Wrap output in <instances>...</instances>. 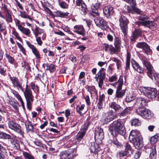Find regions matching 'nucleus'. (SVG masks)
<instances>
[{
	"label": "nucleus",
	"mask_w": 159,
	"mask_h": 159,
	"mask_svg": "<svg viewBox=\"0 0 159 159\" xmlns=\"http://www.w3.org/2000/svg\"><path fill=\"white\" fill-rule=\"evenodd\" d=\"M109 130L113 135L120 134L124 135L125 129L123 123L120 119L113 122L109 128Z\"/></svg>",
	"instance_id": "obj_1"
},
{
	"label": "nucleus",
	"mask_w": 159,
	"mask_h": 159,
	"mask_svg": "<svg viewBox=\"0 0 159 159\" xmlns=\"http://www.w3.org/2000/svg\"><path fill=\"white\" fill-rule=\"evenodd\" d=\"M140 90L141 93L149 98H154L157 95V90L155 88L144 87L140 89Z\"/></svg>",
	"instance_id": "obj_2"
},
{
	"label": "nucleus",
	"mask_w": 159,
	"mask_h": 159,
	"mask_svg": "<svg viewBox=\"0 0 159 159\" xmlns=\"http://www.w3.org/2000/svg\"><path fill=\"white\" fill-rule=\"evenodd\" d=\"M143 65L148 70L147 74L148 76L152 80L153 79V76L154 79L157 82V78L159 77V75L155 73V71L150 62L148 61L144 60L143 62Z\"/></svg>",
	"instance_id": "obj_3"
},
{
	"label": "nucleus",
	"mask_w": 159,
	"mask_h": 159,
	"mask_svg": "<svg viewBox=\"0 0 159 159\" xmlns=\"http://www.w3.org/2000/svg\"><path fill=\"white\" fill-rule=\"evenodd\" d=\"M24 95L26 101L27 108L30 110L31 108L32 102L34 100L33 96L31 90L28 88V86L26 85V88L24 92Z\"/></svg>",
	"instance_id": "obj_4"
},
{
	"label": "nucleus",
	"mask_w": 159,
	"mask_h": 159,
	"mask_svg": "<svg viewBox=\"0 0 159 159\" xmlns=\"http://www.w3.org/2000/svg\"><path fill=\"white\" fill-rule=\"evenodd\" d=\"M136 112L144 119H150L153 116L150 111L145 107L139 108L136 109Z\"/></svg>",
	"instance_id": "obj_5"
},
{
	"label": "nucleus",
	"mask_w": 159,
	"mask_h": 159,
	"mask_svg": "<svg viewBox=\"0 0 159 159\" xmlns=\"http://www.w3.org/2000/svg\"><path fill=\"white\" fill-rule=\"evenodd\" d=\"M105 69L102 68L96 75L95 78L98 83V86L102 88L103 84V80L104 79L106 75L104 71Z\"/></svg>",
	"instance_id": "obj_6"
},
{
	"label": "nucleus",
	"mask_w": 159,
	"mask_h": 159,
	"mask_svg": "<svg viewBox=\"0 0 159 159\" xmlns=\"http://www.w3.org/2000/svg\"><path fill=\"white\" fill-rule=\"evenodd\" d=\"M119 25L124 35L126 34L128 30L127 24L129 23L128 20L125 16H121L119 19Z\"/></svg>",
	"instance_id": "obj_7"
},
{
	"label": "nucleus",
	"mask_w": 159,
	"mask_h": 159,
	"mask_svg": "<svg viewBox=\"0 0 159 159\" xmlns=\"http://www.w3.org/2000/svg\"><path fill=\"white\" fill-rule=\"evenodd\" d=\"M104 138L103 129L99 127H96L95 130V139L98 143H101Z\"/></svg>",
	"instance_id": "obj_8"
},
{
	"label": "nucleus",
	"mask_w": 159,
	"mask_h": 159,
	"mask_svg": "<svg viewBox=\"0 0 159 159\" xmlns=\"http://www.w3.org/2000/svg\"><path fill=\"white\" fill-rule=\"evenodd\" d=\"M76 153L75 149H69L67 151L61 152L59 155L60 159H70L69 156H74Z\"/></svg>",
	"instance_id": "obj_9"
},
{
	"label": "nucleus",
	"mask_w": 159,
	"mask_h": 159,
	"mask_svg": "<svg viewBox=\"0 0 159 159\" xmlns=\"http://www.w3.org/2000/svg\"><path fill=\"white\" fill-rule=\"evenodd\" d=\"M8 125L9 128L14 130L18 134H22L24 133L21 129L20 126L12 120H9L8 122Z\"/></svg>",
	"instance_id": "obj_10"
},
{
	"label": "nucleus",
	"mask_w": 159,
	"mask_h": 159,
	"mask_svg": "<svg viewBox=\"0 0 159 159\" xmlns=\"http://www.w3.org/2000/svg\"><path fill=\"white\" fill-rule=\"evenodd\" d=\"M94 21L96 25L103 30H106L108 28L107 21L101 17H96Z\"/></svg>",
	"instance_id": "obj_11"
},
{
	"label": "nucleus",
	"mask_w": 159,
	"mask_h": 159,
	"mask_svg": "<svg viewBox=\"0 0 159 159\" xmlns=\"http://www.w3.org/2000/svg\"><path fill=\"white\" fill-rule=\"evenodd\" d=\"M129 139L130 141L134 140H138L142 139L140 132L138 130H132L130 133L129 136Z\"/></svg>",
	"instance_id": "obj_12"
},
{
	"label": "nucleus",
	"mask_w": 159,
	"mask_h": 159,
	"mask_svg": "<svg viewBox=\"0 0 159 159\" xmlns=\"http://www.w3.org/2000/svg\"><path fill=\"white\" fill-rule=\"evenodd\" d=\"M114 11L113 8L111 5L105 6L103 9V13L107 18H109L111 15H112Z\"/></svg>",
	"instance_id": "obj_13"
},
{
	"label": "nucleus",
	"mask_w": 159,
	"mask_h": 159,
	"mask_svg": "<svg viewBox=\"0 0 159 159\" xmlns=\"http://www.w3.org/2000/svg\"><path fill=\"white\" fill-rule=\"evenodd\" d=\"M86 128L82 129L78 133L75 139L76 144L79 143L83 139L86 133Z\"/></svg>",
	"instance_id": "obj_14"
},
{
	"label": "nucleus",
	"mask_w": 159,
	"mask_h": 159,
	"mask_svg": "<svg viewBox=\"0 0 159 159\" xmlns=\"http://www.w3.org/2000/svg\"><path fill=\"white\" fill-rule=\"evenodd\" d=\"M10 80L11 81L14 87H17L18 88H19L22 91H24L22 84L20 83L19 80L17 78L10 76Z\"/></svg>",
	"instance_id": "obj_15"
},
{
	"label": "nucleus",
	"mask_w": 159,
	"mask_h": 159,
	"mask_svg": "<svg viewBox=\"0 0 159 159\" xmlns=\"http://www.w3.org/2000/svg\"><path fill=\"white\" fill-rule=\"evenodd\" d=\"M136 101L135 104L139 108L144 107L147 105L146 101L143 98L138 97L136 98Z\"/></svg>",
	"instance_id": "obj_16"
},
{
	"label": "nucleus",
	"mask_w": 159,
	"mask_h": 159,
	"mask_svg": "<svg viewBox=\"0 0 159 159\" xmlns=\"http://www.w3.org/2000/svg\"><path fill=\"white\" fill-rule=\"evenodd\" d=\"M76 4L79 6V8L82 11V14H85L86 13V5L83 2L82 0H77Z\"/></svg>",
	"instance_id": "obj_17"
},
{
	"label": "nucleus",
	"mask_w": 159,
	"mask_h": 159,
	"mask_svg": "<svg viewBox=\"0 0 159 159\" xmlns=\"http://www.w3.org/2000/svg\"><path fill=\"white\" fill-rule=\"evenodd\" d=\"M137 47L141 48L144 50L146 53L150 51V49L149 46L145 42L139 43L136 44Z\"/></svg>",
	"instance_id": "obj_18"
},
{
	"label": "nucleus",
	"mask_w": 159,
	"mask_h": 159,
	"mask_svg": "<svg viewBox=\"0 0 159 159\" xmlns=\"http://www.w3.org/2000/svg\"><path fill=\"white\" fill-rule=\"evenodd\" d=\"M102 0H97V2L91 6L93 13H94L96 15H98V9L99 8L100 4L102 3Z\"/></svg>",
	"instance_id": "obj_19"
},
{
	"label": "nucleus",
	"mask_w": 159,
	"mask_h": 159,
	"mask_svg": "<svg viewBox=\"0 0 159 159\" xmlns=\"http://www.w3.org/2000/svg\"><path fill=\"white\" fill-rule=\"evenodd\" d=\"M126 92L125 89H116L115 97V99H116V100L118 102L119 100H120V99L122 98V97L125 95Z\"/></svg>",
	"instance_id": "obj_20"
},
{
	"label": "nucleus",
	"mask_w": 159,
	"mask_h": 159,
	"mask_svg": "<svg viewBox=\"0 0 159 159\" xmlns=\"http://www.w3.org/2000/svg\"><path fill=\"white\" fill-rule=\"evenodd\" d=\"M130 5H131V7L127 6L126 7V9L129 12L131 13L136 12L138 14H141V11L139 9L135 7L136 5H134L133 4Z\"/></svg>",
	"instance_id": "obj_21"
},
{
	"label": "nucleus",
	"mask_w": 159,
	"mask_h": 159,
	"mask_svg": "<svg viewBox=\"0 0 159 159\" xmlns=\"http://www.w3.org/2000/svg\"><path fill=\"white\" fill-rule=\"evenodd\" d=\"M131 64L133 68L139 73H143V69L141 67L139 64L133 60L131 61Z\"/></svg>",
	"instance_id": "obj_22"
},
{
	"label": "nucleus",
	"mask_w": 159,
	"mask_h": 159,
	"mask_svg": "<svg viewBox=\"0 0 159 159\" xmlns=\"http://www.w3.org/2000/svg\"><path fill=\"white\" fill-rule=\"evenodd\" d=\"M141 34V31L139 29H135L132 32V35L130 39L131 40L134 41L138 38Z\"/></svg>",
	"instance_id": "obj_23"
},
{
	"label": "nucleus",
	"mask_w": 159,
	"mask_h": 159,
	"mask_svg": "<svg viewBox=\"0 0 159 159\" xmlns=\"http://www.w3.org/2000/svg\"><path fill=\"white\" fill-rule=\"evenodd\" d=\"M73 31L74 32L83 36L85 34L84 29L82 26L76 25L74 26Z\"/></svg>",
	"instance_id": "obj_24"
},
{
	"label": "nucleus",
	"mask_w": 159,
	"mask_h": 159,
	"mask_svg": "<svg viewBox=\"0 0 159 159\" xmlns=\"http://www.w3.org/2000/svg\"><path fill=\"white\" fill-rule=\"evenodd\" d=\"M109 107L112 109H113L116 112H118L122 110V108L120 105L115 102H112L109 105Z\"/></svg>",
	"instance_id": "obj_25"
},
{
	"label": "nucleus",
	"mask_w": 159,
	"mask_h": 159,
	"mask_svg": "<svg viewBox=\"0 0 159 159\" xmlns=\"http://www.w3.org/2000/svg\"><path fill=\"white\" fill-rule=\"evenodd\" d=\"M134 143V145L136 149L138 150L141 149L143 147V144L142 139H141L138 140H134L132 141Z\"/></svg>",
	"instance_id": "obj_26"
},
{
	"label": "nucleus",
	"mask_w": 159,
	"mask_h": 159,
	"mask_svg": "<svg viewBox=\"0 0 159 159\" xmlns=\"http://www.w3.org/2000/svg\"><path fill=\"white\" fill-rule=\"evenodd\" d=\"M90 148L91 152L95 154H97L99 152L100 149L98 145L97 144H96L94 143H91Z\"/></svg>",
	"instance_id": "obj_27"
},
{
	"label": "nucleus",
	"mask_w": 159,
	"mask_h": 159,
	"mask_svg": "<svg viewBox=\"0 0 159 159\" xmlns=\"http://www.w3.org/2000/svg\"><path fill=\"white\" fill-rule=\"evenodd\" d=\"M123 84V78L122 76H120L117 82L114 84H111L113 86L117 85L116 89H121Z\"/></svg>",
	"instance_id": "obj_28"
},
{
	"label": "nucleus",
	"mask_w": 159,
	"mask_h": 159,
	"mask_svg": "<svg viewBox=\"0 0 159 159\" xmlns=\"http://www.w3.org/2000/svg\"><path fill=\"white\" fill-rule=\"evenodd\" d=\"M12 93L16 97L18 101H19L21 103V104L22 106V107L24 110L25 109L24 103L19 93L15 91H13Z\"/></svg>",
	"instance_id": "obj_29"
},
{
	"label": "nucleus",
	"mask_w": 159,
	"mask_h": 159,
	"mask_svg": "<svg viewBox=\"0 0 159 159\" xmlns=\"http://www.w3.org/2000/svg\"><path fill=\"white\" fill-rule=\"evenodd\" d=\"M25 126L27 131L32 132L34 131V126L31 122L30 121H26L25 122Z\"/></svg>",
	"instance_id": "obj_30"
},
{
	"label": "nucleus",
	"mask_w": 159,
	"mask_h": 159,
	"mask_svg": "<svg viewBox=\"0 0 159 159\" xmlns=\"http://www.w3.org/2000/svg\"><path fill=\"white\" fill-rule=\"evenodd\" d=\"M106 117L104 119L105 123L109 122L114 119V116L112 112H107L106 114Z\"/></svg>",
	"instance_id": "obj_31"
},
{
	"label": "nucleus",
	"mask_w": 159,
	"mask_h": 159,
	"mask_svg": "<svg viewBox=\"0 0 159 159\" xmlns=\"http://www.w3.org/2000/svg\"><path fill=\"white\" fill-rule=\"evenodd\" d=\"M150 158L151 159H155L157 157V152L155 147L152 146L150 150Z\"/></svg>",
	"instance_id": "obj_32"
},
{
	"label": "nucleus",
	"mask_w": 159,
	"mask_h": 159,
	"mask_svg": "<svg viewBox=\"0 0 159 159\" xmlns=\"http://www.w3.org/2000/svg\"><path fill=\"white\" fill-rule=\"evenodd\" d=\"M54 14L56 17L64 18L67 16L69 13L67 12H64L60 11H57L54 12Z\"/></svg>",
	"instance_id": "obj_33"
},
{
	"label": "nucleus",
	"mask_w": 159,
	"mask_h": 159,
	"mask_svg": "<svg viewBox=\"0 0 159 159\" xmlns=\"http://www.w3.org/2000/svg\"><path fill=\"white\" fill-rule=\"evenodd\" d=\"M11 13L10 12L5 14L4 18H3L5 19L7 23H12V22L13 19Z\"/></svg>",
	"instance_id": "obj_34"
},
{
	"label": "nucleus",
	"mask_w": 159,
	"mask_h": 159,
	"mask_svg": "<svg viewBox=\"0 0 159 159\" xmlns=\"http://www.w3.org/2000/svg\"><path fill=\"white\" fill-rule=\"evenodd\" d=\"M18 30L23 34L26 36H29L31 33L30 30L29 29L25 28L22 26Z\"/></svg>",
	"instance_id": "obj_35"
},
{
	"label": "nucleus",
	"mask_w": 159,
	"mask_h": 159,
	"mask_svg": "<svg viewBox=\"0 0 159 159\" xmlns=\"http://www.w3.org/2000/svg\"><path fill=\"white\" fill-rule=\"evenodd\" d=\"M114 45L116 48L117 50H119L121 45V42L119 39L116 37L114 39Z\"/></svg>",
	"instance_id": "obj_36"
},
{
	"label": "nucleus",
	"mask_w": 159,
	"mask_h": 159,
	"mask_svg": "<svg viewBox=\"0 0 159 159\" xmlns=\"http://www.w3.org/2000/svg\"><path fill=\"white\" fill-rule=\"evenodd\" d=\"M20 16L24 18H27L29 19L31 21H32V18L30 17L29 16L27 15L25 11H20Z\"/></svg>",
	"instance_id": "obj_37"
},
{
	"label": "nucleus",
	"mask_w": 159,
	"mask_h": 159,
	"mask_svg": "<svg viewBox=\"0 0 159 159\" xmlns=\"http://www.w3.org/2000/svg\"><path fill=\"white\" fill-rule=\"evenodd\" d=\"M6 27L4 25L3 21L0 20V37L2 38V35L1 34V32L4 31L6 29Z\"/></svg>",
	"instance_id": "obj_38"
},
{
	"label": "nucleus",
	"mask_w": 159,
	"mask_h": 159,
	"mask_svg": "<svg viewBox=\"0 0 159 159\" xmlns=\"http://www.w3.org/2000/svg\"><path fill=\"white\" fill-rule=\"evenodd\" d=\"M22 154L25 159H34V156L26 152H23Z\"/></svg>",
	"instance_id": "obj_39"
},
{
	"label": "nucleus",
	"mask_w": 159,
	"mask_h": 159,
	"mask_svg": "<svg viewBox=\"0 0 159 159\" xmlns=\"http://www.w3.org/2000/svg\"><path fill=\"white\" fill-rule=\"evenodd\" d=\"M43 32V30L41 29L38 27H36L34 32V34L35 37H37L39 34Z\"/></svg>",
	"instance_id": "obj_40"
},
{
	"label": "nucleus",
	"mask_w": 159,
	"mask_h": 159,
	"mask_svg": "<svg viewBox=\"0 0 159 159\" xmlns=\"http://www.w3.org/2000/svg\"><path fill=\"white\" fill-rule=\"evenodd\" d=\"M125 151L127 152V153L131 154L133 153V151L130 145L128 143H126L125 146Z\"/></svg>",
	"instance_id": "obj_41"
},
{
	"label": "nucleus",
	"mask_w": 159,
	"mask_h": 159,
	"mask_svg": "<svg viewBox=\"0 0 159 159\" xmlns=\"http://www.w3.org/2000/svg\"><path fill=\"white\" fill-rule=\"evenodd\" d=\"M1 8L4 14L11 12V11L7 8L5 4H2Z\"/></svg>",
	"instance_id": "obj_42"
},
{
	"label": "nucleus",
	"mask_w": 159,
	"mask_h": 159,
	"mask_svg": "<svg viewBox=\"0 0 159 159\" xmlns=\"http://www.w3.org/2000/svg\"><path fill=\"white\" fill-rule=\"evenodd\" d=\"M132 125L138 126L141 125V121L138 119H133L131 122Z\"/></svg>",
	"instance_id": "obj_43"
},
{
	"label": "nucleus",
	"mask_w": 159,
	"mask_h": 159,
	"mask_svg": "<svg viewBox=\"0 0 159 159\" xmlns=\"http://www.w3.org/2000/svg\"><path fill=\"white\" fill-rule=\"evenodd\" d=\"M134 97L133 96V94L131 93H129L127 94L126 100L127 102H129L133 100L134 99Z\"/></svg>",
	"instance_id": "obj_44"
},
{
	"label": "nucleus",
	"mask_w": 159,
	"mask_h": 159,
	"mask_svg": "<svg viewBox=\"0 0 159 159\" xmlns=\"http://www.w3.org/2000/svg\"><path fill=\"white\" fill-rule=\"evenodd\" d=\"M9 102L10 104L16 110H18L19 103L17 102L11 100L9 101Z\"/></svg>",
	"instance_id": "obj_45"
},
{
	"label": "nucleus",
	"mask_w": 159,
	"mask_h": 159,
	"mask_svg": "<svg viewBox=\"0 0 159 159\" xmlns=\"http://www.w3.org/2000/svg\"><path fill=\"white\" fill-rule=\"evenodd\" d=\"M59 4L60 7L63 9H67L68 8L69 4L64 1L59 2Z\"/></svg>",
	"instance_id": "obj_46"
},
{
	"label": "nucleus",
	"mask_w": 159,
	"mask_h": 159,
	"mask_svg": "<svg viewBox=\"0 0 159 159\" xmlns=\"http://www.w3.org/2000/svg\"><path fill=\"white\" fill-rule=\"evenodd\" d=\"M159 137V135L156 134L153 136H152L150 140V142L151 143L154 144L156 143Z\"/></svg>",
	"instance_id": "obj_47"
},
{
	"label": "nucleus",
	"mask_w": 159,
	"mask_h": 159,
	"mask_svg": "<svg viewBox=\"0 0 159 159\" xmlns=\"http://www.w3.org/2000/svg\"><path fill=\"white\" fill-rule=\"evenodd\" d=\"M86 88L87 89L88 91L90 93L91 95L95 91V88L94 86H89L87 85L86 86Z\"/></svg>",
	"instance_id": "obj_48"
},
{
	"label": "nucleus",
	"mask_w": 159,
	"mask_h": 159,
	"mask_svg": "<svg viewBox=\"0 0 159 159\" xmlns=\"http://www.w3.org/2000/svg\"><path fill=\"white\" fill-rule=\"evenodd\" d=\"M9 139V142L10 144V145L12 147H17L18 145V143H17L13 139L11 138V139Z\"/></svg>",
	"instance_id": "obj_49"
},
{
	"label": "nucleus",
	"mask_w": 159,
	"mask_h": 159,
	"mask_svg": "<svg viewBox=\"0 0 159 159\" xmlns=\"http://www.w3.org/2000/svg\"><path fill=\"white\" fill-rule=\"evenodd\" d=\"M6 57L8 61L11 64H12L14 61V59L13 57L11 56L10 55L6 53Z\"/></svg>",
	"instance_id": "obj_50"
},
{
	"label": "nucleus",
	"mask_w": 159,
	"mask_h": 159,
	"mask_svg": "<svg viewBox=\"0 0 159 159\" xmlns=\"http://www.w3.org/2000/svg\"><path fill=\"white\" fill-rule=\"evenodd\" d=\"M127 154L126 151H121L117 152L116 156L118 158H120L122 157L125 156Z\"/></svg>",
	"instance_id": "obj_51"
},
{
	"label": "nucleus",
	"mask_w": 159,
	"mask_h": 159,
	"mask_svg": "<svg viewBox=\"0 0 159 159\" xmlns=\"http://www.w3.org/2000/svg\"><path fill=\"white\" fill-rule=\"evenodd\" d=\"M12 34L15 37V39L18 40L20 41H22L21 37L19 36V34L18 32L16 31H13L12 32Z\"/></svg>",
	"instance_id": "obj_52"
},
{
	"label": "nucleus",
	"mask_w": 159,
	"mask_h": 159,
	"mask_svg": "<svg viewBox=\"0 0 159 159\" xmlns=\"http://www.w3.org/2000/svg\"><path fill=\"white\" fill-rule=\"evenodd\" d=\"M14 20L15 22V24L16 26L17 27V29H19L22 25L20 24V21L19 20L16 18H14Z\"/></svg>",
	"instance_id": "obj_53"
},
{
	"label": "nucleus",
	"mask_w": 159,
	"mask_h": 159,
	"mask_svg": "<svg viewBox=\"0 0 159 159\" xmlns=\"http://www.w3.org/2000/svg\"><path fill=\"white\" fill-rule=\"evenodd\" d=\"M32 51L33 54L36 56V58L38 59L40 58V57L39 52L37 50L36 48Z\"/></svg>",
	"instance_id": "obj_54"
},
{
	"label": "nucleus",
	"mask_w": 159,
	"mask_h": 159,
	"mask_svg": "<svg viewBox=\"0 0 159 159\" xmlns=\"http://www.w3.org/2000/svg\"><path fill=\"white\" fill-rule=\"evenodd\" d=\"M111 45H109L107 43H104L103 44V48L106 51H109Z\"/></svg>",
	"instance_id": "obj_55"
},
{
	"label": "nucleus",
	"mask_w": 159,
	"mask_h": 159,
	"mask_svg": "<svg viewBox=\"0 0 159 159\" xmlns=\"http://www.w3.org/2000/svg\"><path fill=\"white\" fill-rule=\"evenodd\" d=\"M63 30L64 31L72 35L74 34L71 31L70 28L67 26L65 27L63 29Z\"/></svg>",
	"instance_id": "obj_56"
},
{
	"label": "nucleus",
	"mask_w": 159,
	"mask_h": 159,
	"mask_svg": "<svg viewBox=\"0 0 159 159\" xmlns=\"http://www.w3.org/2000/svg\"><path fill=\"white\" fill-rule=\"evenodd\" d=\"M84 99L87 105L88 106H89L91 104V102L89 96L87 95L85 97H84Z\"/></svg>",
	"instance_id": "obj_57"
},
{
	"label": "nucleus",
	"mask_w": 159,
	"mask_h": 159,
	"mask_svg": "<svg viewBox=\"0 0 159 159\" xmlns=\"http://www.w3.org/2000/svg\"><path fill=\"white\" fill-rule=\"evenodd\" d=\"M51 72H52L55 70V68L53 64H51L49 66H48V69Z\"/></svg>",
	"instance_id": "obj_58"
},
{
	"label": "nucleus",
	"mask_w": 159,
	"mask_h": 159,
	"mask_svg": "<svg viewBox=\"0 0 159 159\" xmlns=\"http://www.w3.org/2000/svg\"><path fill=\"white\" fill-rule=\"evenodd\" d=\"M36 40L37 43L38 44L39 46H41L43 44V42L41 40V37H36Z\"/></svg>",
	"instance_id": "obj_59"
},
{
	"label": "nucleus",
	"mask_w": 159,
	"mask_h": 159,
	"mask_svg": "<svg viewBox=\"0 0 159 159\" xmlns=\"http://www.w3.org/2000/svg\"><path fill=\"white\" fill-rule=\"evenodd\" d=\"M139 19L141 20H144L148 18L147 16L146 15L141 14V16H139Z\"/></svg>",
	"instance_id": "obj_60"
},
{
	"label": "nucleus",
	"mask_w": 159,
	"mask_h": 159,
	"mask_svg": "<svg viewBox=\"0 0 159 159\" xmlns=\"http://www.w3.org/2000/svg\"><path fill=\"white\" fill-rule=\"evenodd\" d=\"M112 143L115 145L117 147L120 146L121 144L116 139V138H114L113 139V141L112 142Z\"/></svg>",
	"instance_id": "obj_61"
},
{
	"label": "nucleus",
	"mask_w": 159,
	"mask_h": 159,
	"mask_svg": "<svg viewBox=\"0 0 159 159\" xmlns=\"http://www.w3.org/2000/svg\"><path fill=\"white\" fill-rule=\"evenodd\" d=\"M150 20H146L144 21H143L142 25L146 26L150 28Z\"/></svg>",
	"instance_id": "obj_62"
},
{
	"label": "nucleus",
	"mask_w": 159,
	"mask_h": 159,
	"mask_svg": "<svg viewBox=\"0 0 159 159\" xmlns=\"http://www.w3.org/2000/svg\"><path fill=\"white\" fill-rule=\"evenodd\" d=\"M119 50H117L116 48H115L112 46L109 49V51L110 52V53L111 54H114L117 51Z\"/></svg>",
	"instance_id": "obj_63"
},
{
	"label": "nucleus",
	"mask_w": 159,
	"mask_h": 159,
	"mask_svg": "<svg viewBox=\"0 0 159 159\" xmlns=\"http://www.w3.org/2000/svg\"><path fill=\"white\" fill-rule=\"evenodd\" d=\"M31 88L34 91H37L38 92L39 91V87L36 85H35L34 84L32 83L31 84Z\"/></svg>",
	"instance_id": "obj_64"
}]
</instances>
